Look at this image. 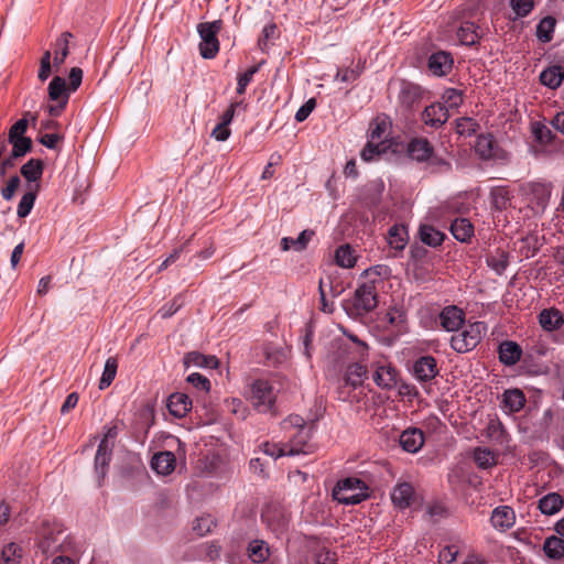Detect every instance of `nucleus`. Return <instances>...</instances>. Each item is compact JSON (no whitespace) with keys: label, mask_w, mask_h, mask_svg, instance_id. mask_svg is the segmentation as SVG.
Wrapping results in <instances>:
<instances>
[{"label":"nucleus","mask_w":564,"mask_h":564,"mask_svg":"<svg viewBox=\"0 0 564 564\" xmlns=\"http://www.w3.org/2000/svg\"><path fill=\"white\" fill-rule=\"evenodd\" d=\"M118 369V361L115 357H109L105 362L102 376L99 381V389L105 390L108 388L116 378Z\"/></svg>","instance_id":"46"},{"label":"nucleus","mask_w":564,"mask_h":564,"mask_svg":"<svg viewBox=\"0 0 564 564\" xmlns=\"http://www.w3.org/2000/svg\"><path fill=\"white\" fill-rule=\"evenodd\" d=\"M216 525L214 518L209 514L197 518L193 524V530L199 535L204 536L209 533Z\"/></svg>","instance_id":"54"},{"label":"nucleus","mask_w":564,"mask_h":564,"mask_svg":"<svg viewBox=\"0 0 564 564\" xmlns=\"http://www.w3.org/2000/svg\"><path fill=\"white\" fill-rule=\"evenodd\" d=\"M373 368L372 378L379 388L390 390L397 384L398 372L390 364L376 362Z\"/></svg>","instance_id":"11"},{"label":"nucleus","mask_w":564,"mask_h":564,"mask_svg":"<svg viewBox=\"0 0 564 564\" xmlns=\"http://www.w3.org/2000/svg\"><path fill=\"white\" fill-rule=\"evenodd\" d=\"M563 79H564V69L562 66H557V65L551 66V67L544 69L540 74V82L544 86H546L551 89H555V88L560 87Z\"/></svg>","instance_id":"35"},{"label":"nucleus","mask_w":564,"mask_h":564,"mask_svg":"<svg viewBox=\"0 0 564 564\" xmlns=\"http://www.w3.org/2000/svg\"><path fill=\"white\" fill-rule=\"evenodd\" d=\"M112 444L107 441V436L104 437L99 445L95 456V471L98 475L99 480L104 479L111 459Z\"/></svg>","instance_id":"13"},{"label":"nucleus","mask_w":564,"mask_h":564,"mask_svg":"<svg viewBox=\"0 0 564 564\" xmlns=\"http://www.w3.org/2000/svg\"><path fill=\"white\" fill-rule=\"evenodd\" d=\"M378 304L373 283H362L355 291L354 307L357 314H365L376 308Z\"/></svg>","instance_id":"7"},{"label":"nucleus","mask_w":564,"mask_h":564,"mask_svg":"<svg viewBox=\"0 0 564 564\" xmlns=\"http://www.w3.org/2000/svg\"><path fill=\"white\" fill-rule=\"evenodd\" d=\"M356 256L349 245H343L335 251V262L346 269H350L356 264Z\"/></svg>","instance_id":"44"},{"label":"nucleus","mask_w":564,"mask_h":564,"mask_svg":"<svg viewBox=\"0 0 564 564\" xmlns=\"http://www.w3.org/2000/svg\"><path fill=\"white\" fill-rule=\"evenodd\" d=\"M368 487L359 478L349 477L338 481L334 498L343 505H358L368 497Z\"/></svg>","instance_id":"2"},{"label":"nucleus","mask_w":564,"mask_h":564,"mask_svg":"<svg viewBox=\"0 0 564 564\" xmlns=\"http://www.w3.org/2000/svg\"><path fill=\"white\" fill-rule=\"evenodd\" d=\"M427 66L433 75L444 76L452 69L453 58L449 53L440 51L430 56Z\"/></svg>","instance_id":"17"},{"label":"nucleus","mask_w":564,"mask_h":564,"mask_svg":"<svg viewBox=\"0 0 564 564\" xmlns=\"http://www.w3.org/2000/svg\"><path fill=\"white\" fill-rule=\"evenodd\" d=\"M474 459L478 467L484 469L496 465V456L488 448H476L474 453Z\"/></svg>","instance_id":"49"},{"label":"nucleus","mask_w":564,"mask_h":564,"mask_svg":"<svg viewBox=\"0 0 564 564\" xmlns=\"http://www.w3.org/2000/svg\"><path fill=\"white\" fill-rule=\"evenodd\" d=\"M514 511L508 506L496 508L491 514V523L496 529L506 531L514 524Z\"/></svg>","instance_id":"21"},{"label":"nucleus","mask_w":564,"mask_h":564,"mask_svg":"<svg viewBox=\"0 0 564 564\" xmlns=\"http://www.w3.org/2000/svg\"><path fill=\"white\" fill-rule=\"evenodd\" d=\"M510 7L514 13V19L524 18L531 13L534 8L533 0H510Z\"/></svg>","instance_id":"52"},{"label":"nucleus","mask_w":564,"mask_h":564,"mask_svg":"<svg viewBox=\"0 0 564 564\" xmlns=\"http://www.w3.org/2000/svg\"><path fill=\"white\" fill-rule=\"evenodd\" d=\"M543 551L552 560H560L564 555V540L558 536H550L544 541Z\"/></svg>","instance_id":"43"},{"label":"nucleus","mask_w":564,"mask_h":564,"mask_svg":"<svg viewBox=\"0 0 564 564\" xmlns=\"http://www.w3.org/2000/svg\"><path fill=\"white\" fill-rule=\"evenodd\" d=\"M40 189V184H29L28 192L21 197L20 203L18 205L17 214L20 218H25L32 210L37 192Z\"/></svg>","instance_id":"33"},{"label":"nucleus","mask_w":564,"mask_h":564,"mask_svg":"<svg viewBox=\"0 0 564 564\" xmlns=\"http://www.w3.org/2000/svg\"><path fill=\"white\" fill-rule=\"evenodd\" d=\"M539 323L544 330L553 332L563 326L564 317L556 308H545L539 314Z\"/></svg>","instance_id":"22"},{"label":"nucleus","mask_w":564,"mask_h":564,"mask_svg":"<svg viewBox=\"0 0 564 564\" xmlns=\"http://www.w3.org/2000/svg\"><path fill=\"white\" fill-rule=\"evenodd\" d=\"M383 152V144L379 143L378 141H371V139H369L360 155L365 162H371L379 158Z\"/></svg>","instance_id":"50"},{"label":"nucleus","mask_w":564,"mask_h":564,"mask_svg":"<svg viewBox=\"0 0 564 564\" xmlns=\"http://www.w3.org/2000/svg\"><path fill=\"white\" fill-rule=\"evenodd\" d=\"M187 382L205 392H208L210 389V381L198 372H193L188 375Z\"/></svg>","instance_id":"64"},{"label":"nucleus","mask_w":564,"mask_h":564,"mask_svg":"<svg viewBox=\"0 0 564 564\" xmlns=\"http://www.w3.org/2000/svg\"><path fill=\"white\" fill-rule=\"evenodd\" d=\"M525 403V397L519 389L506 390L502 398V408L510 413L519 412Z\"/></svg>","instance_id":"26"},{"label":"nucleus","mask_w":564,"mask_h":564,"mask_svg":"<svg viewBox=\"0 0 564 564\" xmlns=\"http://www.w3.org/2000/svg\"><path fill=\"white\" fill-rule=\"evenodd\" d=\"M47 90L51 100L64 102L66 99V102L68 101L69 90L63 77L55 76L48 84Z\"/></svg>","instance_id":"36"},{"label":"nucleus","mask_w":564,"mask_h":564,"mask_svg":"<svg viewBox=\"0 0 564 564\" xmlns=\"http://www.w3.org/2000/svg\"><path fill=\"white\" fill-rule=\"evenodd\" d=\"M53 67L52 52L47 50L41 57L37 78L44 83L51 76Z\"/></svg>","instance_id":"53"},{"label":"nucleus","mask_w":564,"mask_h":564,"mask_svg":"<svg viewBox=\"0 0 564 564\" xmlns=\"http://www.w3.org/2000/svg\"><path fill=\"white\" fill-rule=\"evenodd\" d=\"M388 242L395 250H403L408 242V231L404 226L394 225L389 229Z\"/></svg>","instance_id":"39"},{"label":"nucleus","mask_w":564,"mask_h":564,"mask_svg":"<svg viewBox=\"0 0 564 564\" xmlns=\"http://www.w3.org/2000/svg\"><path fill=\"white\" fill-rule=\"evenodd\" d=\"M478 127V123L471 118L463 117L456 121V131L460 135H471L476 133Z\"/></svg>","instance_id":"55"},{"label":"nucleus","mask_w":564,"mask_h":564,"mask_svg":"<svg viewBox=\"0 0 564 564\" xmlns=\"http://www.w3.org/2000/svg\"><path fill=\"white\" fill-rule=\"evenodd\" d=\"M414 378L420 382H429L434 379L437 373V364L432 356H422L416 359L412 367Z\"/></svg>","instance_id":"10"},{"label":"nucleus","mask_w":564,"mask_h":564,"mask_svg":"<svg viewBox=\"0 0 564 564\" xmlns=\"http://www.w3.org/2000/svg\"><path fill=\"white\" fill-rule=\"evenodd\" d=\"M310 437H311V434H310V430L307 427L297 430L293 440L288 444L289 448L292 446L302 447L303 452H301L300 454H306L307 449L305 447L307 445Z\"/></svg>","instance_id":"57"},{"label":"nucleus","mask_w":564,"mask_h":564,"mask_svg":"<svg viewBox=\"0 0 564 564\" xmlns=\"http://www.w3.org/2000/svg\"><path fill=\"white\" fill-rule=\"evenodd\" d=\"M44 164L40 159H30L25 164L21 167L22 176L30 184H39L43 175Z\"/></svg>","instance_id":"32"},{"label":"nucleus","mask_w":564,"mask_h":564,"mask_svg":"<svg viewBox=\"0 0 564 564\" xmlns=\"http://www.w3.org/2000/svg\"><path fill=\"white\" fill-rule=\"evenodd\" d=\"M258 66H252L247 69L243 74L238 76L237 94L242 95L246 91L247 86L253 78V75L258 72Z\"/></svg>","instance_id":"60"},{"label":"nucleus","mask_w":564,"mask_h":564,"mask_svg":"<svg viewBox=\"0 0 564 564\" xmlns=\"http://www.w3.org/2000/svg\"><path fill=\"white\" fill-rule=\"evenodd\" d=\"M366 366H364L360 361L354 362L349 365L347 368L345 375V382L346 384L356 388L362 383V379L366 376Z\"/></svg>","instance_id":"40"},{"label":"nucleus","mask_w":564,"mask_h":564,"mask_svg":"<svg viewBox=\"0 0 564 564\" xmlns=\"http://www.w3.org/2000/svg\"><path fill=\"white\" fill-rule=\"evenodd\" d=\"M486 262L496 273L502 274L508 265V254L498 249L496 252L487 256Z\"/></svg>","instance_id":"47"},{"label":"nucleus","mask_w":564,"mask_h":564,"mask_svg":"<svg viewBox=\"0 0 564 564\" xmlns=\"http://www.w3.org/2000/svg\"><path fill=\"white\" fill-rule=\"evenodd\" d=\"M263 453L272 458H279L282 456H295L303 452L302 447L292 446L289 448V445H280L275 443L265 442L262 444Z\"/></svg>","instance_id":"34"},{"label":"nucleus","mask_w":564,"mask_h":564,"mask_svg":"<svg viewBox=\"0 0 564 564\" xmlns=\"http://www.w3.org/2000/svg\"><path fill=\"white\" fill-rule=\"evenodd\" d=\"M563 497L557 492H550L539 500V509L546 516L557 513L563 508Z\"/></svg>","instance_id":"28"},{"label":"nucleus","mask_w":564,"mask_h":564,"mask_svg":"<svg viewBox=\"0 0 564 564\" xmlns=\"http://www.w3.org/2000/svg\"><path fill=\"white\" fill-rule=\"evenodd\" d=\"M451 231L455 239L458 241L465 242L474 234V226L466 218H457L455 219L451 225Z\"/></svg>","instance_id":"37"},{"label":"nucleus","mask_w":564,"mask_h":564,"mask_svg":"<svg viewBox=\"0 0 564 564\" xmlns=\"http://www.w3.org/2000/svg\"><path fill=\"white\" fill-rule=\"evenodd\" d=\"M248 557L253 564H262L268 561L271 555L268 543L263 540H253L247 547Z\"/></svg>","instance_id":"24"},{"label":"nucleus","mask_w":564,"mask_h":564,"mask_svg":"<svg viewBox=\"0 0 564 564\" xmlns=\"http://www.w3.org/2000/svg\"><path fill=\"white\" fill-rule=\"evenodd\" d=\"M8 142L12 145V158H22L30 152L32 148L31 139L26 137L8 139Z\"/></svg>","instance_id":"48"},{"label":"nucleus","mask_w":564,"mask_h":564,"mask_svg":"<svg viewBox=\"0 0 564 564\" xmlns=\"http://www.w3.org/2000/svg\"><path fill=\"white\" fill-rule=\"evenodd\" d=\"M556 20L547 15L543 18L536 25V37L543 43H549L553 39Z\"/></svg>","instance_id":"41"},{"label":"nucleus","mask_w":564,"mask_h":564,"mask_svg":"<svg viewBox=\"0 0 564 564\" xmlns=\"http://www.w3.org/2000/svg\"><path fill=\"white\" fill-rule=\"evenodd\" d=\"M21 184V180L18 175H13L9 178L7 185L1 189V195L4 200H11Z\"/></svg>","instance_id":"61"},{"label":"nucleus","mask_w":564,"mask_h":564,"mask_svg":"<svg viewBox=\"0 0 564 564\" xmlns=\"http://www.w3.org/2000/svg\"><path fill=\"white\" fill-rule=\"evenodd\" d=\"M183 305L182 296H176L172 302L162 306L159 311V314L162 318H169L174 315Z\"/></svg>","instance_id":"63"},{"label":"nucleus","mask_w":564,"mask_h":564,"mask_svg":"<svg viewBox=\"0 0 564 564\" xmlns=\"http://www.w3.org/2000/svg\"><path fill=\"white\" fill-rule=\"evenodd\" d=\"M522 355L520 346L514 341H503L499 346V359L506 366L517 364Z\"/></svg>","instance_id":"25"},{"label":"nucleus","mask_w":564,"mask_h":564,"mask_svg":"<svg viewBox=\"0 0 564 564\" xmlns=\"http://www.w3.org/2000/svg\"><path fill=\"white\" fill-rule=\"evenodd\" d=\"M487 332V326L482 322L468 324L462 332L451 338L452 348L459 352H467L474 349Z\"/></svg>","instance_id":"3"},{"label":"nucleus","mask_w":564,"mask_h":564,"mask_svg":"<svg viewBox=\"0 0 564 564\" xmlns=\"http://www.w3.org/2000/svg\"><path fill=\"white\" fill-rule=\"evenodd\" d=\"M443 106L447 108H457L463 102L462 91L455 88H447L442 94Z\"/></svg>","instance_id":"51"},{"label":"nucleus","mask_w":564,"mask_h":564,"mask_svg":"<svg viewBox=\"0 0 564 564\" xmlns=\"http://www.w3.org/2000/svg\"><path fill=\"white\" fill-rule=\"evenodd\" d=\"M243 395L259 413H273L275 411L278 390L274 383L268 379L252 380L246 386Z\"/></svg>","instance_id":"1"},{"label":"nucleus","mask_w":564,"mask_h":564,"mask_svg":"<svg viewBox=\"0 0 564 564\" xmlns=\"http://www.w3.org/2000/svg\"><path fill=\"white\" fill-rule=\"evenodd\" d=\"M73 39L70 32H63L54 43V51L52 52L53 65L56 70L63 65L69 54V42Z\"/></svg>","instance_id":"18"},{"label":"nucleus","mask_w":564,"mask_h":564,"mask_svg":"<svg viewBox=\"0 0 564 564\" xmlns=\"http://www.w3.org/2000/svg\"><path fill=\"white\" fill-rule=\"evenodd\" d=\"M409 154L416 161H426L433 153V148L426 139H414L409 143Z\"/></svg>","instance_id":"29"},{"label":"nucleus","mask_w":564,"mask_h":564,"mask_svg":"<svg viewBox=\"0 0 564 564\" xmlns=\"http://www.w3.org/2000/svg\"><path fill=\"white\" fill-rule=\"evenodd\" d=\"M419 235L421 241L430 247H437L444 240V234L430 225H422Z\"/></svg>","instance_id":"38"},{"label":"nucleus","mask_w":564,"mask_h":564,"mask_svg":"<svg viewBox=\"0 0 564 564\" xmlns=\"http://www.w3.org/2000/svg\"><path fill=\"white\" fill-rule=\"evenodd\" d=\"M192 408L189 398L181 392L172 393L167 399V409L175 417H184Z\"/></svg>","instance_id":"20"},{"label":"nucleus","mask_w":564,"mask_h":564,"mask_svg":"<svg viewBox=\"0 0 564 564\" xmlns=\"http://www.w3.org/2000/svg\"><path fill=\"white\" fill-rule=\"evenodd\" d=\"M24 550L21 545L11 542L4 545L1 551V560L4 564H17L22 561Z\"/></svg>","instance_id":"45"},{"label":"nucleus","mask_w":564,"mask_h":564,"mask_svg":"<svg viewBox=\"0 0 564 564\" xmlns=\"http://www.w3.org/2000/svg\"><path fill=\"white\" fill-rule=\"evenodd\" d=\"M59 547L62 554L53 558L52 564H77L82 561V546L75 545L70 540H65Z\"/></svg>","instance_id":"19"},{"label":"nucleus","mask_w":564,"mask_h":564,"mask_svg":"<svg viewBox=\"0 0 564 564\" xmlns=\"http://www.w3.org/2000/svg\"><path fill=\"white\" fill-rule=\"evenodd\" d=\"M199 551L205 556H200L199 561L215 562L219 558L220 547L214 543H206L199 546Z\"/></svg>","instance_id":"58"},{"label":"nucleus","mask_w":564,"mask_h":564,"mask_svg":"<svg viewBox=\"0 0 564 564\" xmlns=\"http://www.w3.org/2000/svg\"><path fill=\"white\" fill-rule=\"evenodd\" d=\"M465 314L457 306H447L440 314V323L447 332H456L464 324Z\"/></svg>","instance_id":"14"},{"label":"nucleus","mask_w":564,"mask_h":564,"mask_svg":"<svg viewBox=\"0 0 564 564\" xmlns=\"http://www.w3.org/2000/svg\"><path fill=\"white\" fill-rule=\"evenodd\" d=\"M400 445L408 453L419 452L424 444V434L420 429H406L400 435Z\"/></svg>","instance_id":"16"},{"label":"nucleus","mask_w":564,"mask_h":564,"mask_svg":"<svg viewBox=\"0 0 564 564\" xmlns=\"http://www.w3.org/2000/svg\"><path fill=\"white\" fill-rule=\"evenodd\" d=\"M416 500V494L412 484L398 482L391 491V501L400 510L410 508Z\"/></svg>","instance_id":"9"},{"label":"nucleus","mask_w":564,"mask_h":564,"mask_svg":"<svg viewBox=\"0 0 564 564\" xmlns=\"http://www.w3.org/2000/svg\"><path fill=\"white\" fill-rule=\"evenodd\" d=\"M490 202L498 210L507 209L511 205L512 194L507 186H494L490 189Z\"/></svg>","instance_id":"30"},{"label":"nucleus","mask_w":564,"mask_h":564,"mask_svg":"<svg viewBox=\"0 0 564 564\" xmlns=\"http://www.w3.org/2000/svg\"><path fill=\"white\" fill-rule=\"evenodd\" d=\"M262 521L274 533L280 534L286 530L289 524V516L276 505L267 506L261 513Z\"/></svg>","instance_id":"8"},{"label":"nucleus","mask_w":564,"mask_h":564,"mask_svg":"<svg viewBox=\"0 0 564 564\" xmlns=\"http://www.w3.org/2000/svg\"><path fill=\"white\" fill-rule=\"evenodd\" d=\"M421 87L411 83L402 84L399 99L400 101L406 106L411 107L414 102H416L421 98Z\"/></svg>","instance_id":"42"},{"label":"nucleus","mask_w":564,"mask_h":564,"mask_svg":"<svg viewBox=\"0 0 564 564\" xmlns=\"http://www.w3.org/2000/svg\"><path fill=\"white\" fill-rule=\"evenodd\" d=\"M459 547L457 545H448L442 549L438 553L440 564H452L457 560Z\"/></svg>","instance_id":"59"},{"label":"nucleus","mask_w":564,"mask_h":564,"mask_svg":"<svg viewBox=\"0 0 564 564\" xmlns=\"http://www.w3.org/2000/svg\"><path fill=\"white\" fill-rule=\"evenodd\" d=\"M532 133L536 141L543 144H549L553 139L552 131L541 122H534L532 124Z\"/></svg>","instance_id":"56"},{"label":"nucleus","mask_w":564,"mask_h":564,"mask_svg":"<svg viewBox=\"0 0 564 564\" xmlns=\"http://www.w3.org/2000/svg\"><path fill=\"white\" fill-rule=\"evenodd\" d=\"M184 364L187 367H198V368H207L215 369L218 367V359L212 355H203L198 351H192L185 355Z\"/></svg>","instance_id":"27"},{"label":"nucleus","mask_w":564,"mask_h":564,"mask_svg":"<svg viewBox=\"0 0 564 564\" xmlns=\"http://www.w3.org/2000/svg\"><path fill=\"white\" fill-rule=\"evenodd\" d=\"M281 427L283 431L286 432L291 431L292 429L302 430L306 427L305 420L297 414H292L288 419L282 421Z\"/></svg>","instance_id":"62"},{"label":"nucleus","mask_w":564,"mask_h":564,"mask_svg":"<svg viewBox=\"0 0 564 564\" xmlns=\"http://www.w3.org/2000/svg\"><path fill=\"white\" fill-rule=\"evenodd\" d=\"M448 119V110L441 102L432 104L422 112V120L426 126L438 128Z\"/></svg>","instance_id":"12"},{"label":"nucleus","mask_w":564,"mask_h":564,"mask_svg":"<svg viewBox=\"0 0 564 564\" xmlns=\"http://www.w3.org/2000/svg\"><path fill=\"white\" fill-rule=\"evenodd\" d=\"M151 467L158 474L167 476L172 474L176 467V457L170 451L159 452L151 459Z\"/></svg>","instance_id":"15"},{"label":"nucleus","mask_w":564,"mask_h":564,"mask_svg":"<svg viewBox=\"0 0 564 564\" xmlns=\"http://www.w3.org/2000/svg\"><path fill=\"white\" fill-rule=\"evenodd\" d=\"M457 37L463 45H475L481 37V30L471 21H465L457 30Z\"/></svg>","instance_id":"23"},{"label":"nucleus","mask_w":564,"mask_h":564,"mask_svg":"<svg viewBox=\"0 0 564 564\" xmlns=\"http://www.w3.org/2000/svg\"><path fill=\"white\" fill-rule=\"evenodd\" d=\"M223 21L202 22L197 25V32L200 37L199 53L204 58H214L219 52V41L217 34L221 30Z\"/></svg>","instance_id":"4"},{"label":"nucleus","mask_w":564,"mask_h":564,"mask_svg":"<svg viewBox=\"0 0 564 564\" xmlns=\"http://www.w3.org/2000/svg\"><path fill=\"white\" fill-rule=\"evenodd\" d=\"M36 536L39 540V547L43 553H48L57 550L61 544L66 540L64 536V528L63 525L54 520V521H43L41 527L36 532Z\"/></svg>","instance_id":"5"},{"label":"nucleus","mask_w":564,"mask_h":564,"mask_svg":"<svg viewBox=\"0 0 564 564\" xmlns=\"http://www.w3.org/2000/svg\"><path fill=\"white\" fill-rule=\"evenodd\" d=\"M475 151L484 160H508V153L500 149L491 134L478 135L475 144Z\"/></svg>","instance_id":"6"},{"label":"nucleus","mask_w":564,"mask_h":564,"mask_svg":"<svg viewBox=\"0 0 564 564\" xmlns=\"http://www.w3.org/2000/svg\"><path fill=\"white\" fill-rule=\"evenodd\" d=\"M313 236V230H303L297 238L284 237L281 240V248L283 251H289L291 249L295 251H303L306 249Z\"/></svg>","instance_id":"31"}]
</instances>
